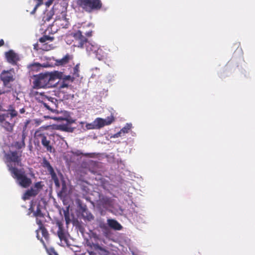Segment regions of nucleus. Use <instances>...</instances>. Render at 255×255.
<instances>
[{"mask_svg":"<svg viewBox=\"0 0 255 255\" xmlns=\"http://www.w3.org/2000/svg\"><path fill=\"white\" fill-rule=\"evenodd\" d=\"M87 26L88 27H90V25H88Z\"/></svg>","mask_w":255,"mask_h":255,"instance_id":"nucleus-53","label":"nucleus"},{"mask_svg":"<svg viewBox=\"0 0 255 255\" xmlns=\"http://www.w3.org/2000/svg\"><path fill=\"white\" fill-rule=\"evenodd\" d=\"M36 122L39 125L40 123V121H38L37 120L36 121Z\"/></svg>","mask_w":255,"mask_h":255,"instance_id":"nucleus-52","label":"nucleus"},{"mask_svg":"<svg viewBox=\"0 0 255 255\" xmlns=\"http://www.w3.org/2000/svg\"><path fill=\"white\" fill-rule=\"evenodd\" d=\"M53 2V0H49L48 1H47L45 3L46 6H49Z\"/></svg>","mask_w":255,"mask_h":255,"instance_id":"nucleus-49","label":"nucleus"},{"mask_svg":"<svg viewBox=\"0 0 255 255\" xmlns=\"http://www.w3.org/2000/svg\"><path fill=\"white\" fill-rule=\"evenodd\" d=\"M100 228L102 229L103 234L105 236H108L110 234V230L108 224L105 223H101L99 225Z\"/></svg>","mask_w":255,"mask_h":255,"instance_id":"nucleus-25","label":"nucleus"},{"mask_svg":"<svg viewBox=\"0 0 255 255\" xmlns=\"http://www.w3.org/2000/svg\"><path fill=\"white\" fill-rule=\"evenodd\" d=\"M10 172L12 177L16 180L20 186L27 188L31 184V179L26 176L23 168L18 169L16 167L10 166Z\"/></svg>","mask_w":255,"mask_h":255,"instance_id":"nucleus-3","label":"nucleus"},{"mask_svg":"<svg viewBox=\"0 0 255 255\" xmlns=\"http://www.w3.org/2000/svg\"><path fill=\"white\" fill-rule=\"evenodd\" d=\"M33 215L35 217H44V215L41 211L39 205L37 206L36 211L33 213Z\"/></svg>","mask_w":255,"mask_h":255,"instance_id":"nucleus-32","label":"nucleus"},{"mask_svg":"<svg viewBox=\"0 0 255 255\" xmlns=\"http://www.w3.org/2000/svg\"><path fill=\"white\" fill-rule=\"evenodd\" d=\"M4 44V42L3 39H0V47L3 46Z\"/></svg>","mask_w":255,"mask_h":255,"instance_id":"nucleus-50","label":"nucleus"},{"mask_svg":"<svg viewBox=\"0 0 255 255\" xmlns=\"http://www.w3.org/2000/svg\"><path fill=\"white\" fill-rule=\"evenodd\" d=\"M68 87V85L67 84L65 83V82H64L62 84H61L59 86V88L61 89V88H63L65 87Z\"/></svg>","mask_w":255,"mask_h":255,"instance_id":"nucleus-47","label":"nucleus"},{"mask_svg":"<svg viewBox=\"0 0 255 255\" xmlns=\"http://www.w3.org/2000/svg\"><path fill=\"white\" fill-rule=\"evenodd\" d=\"M73 37V45L75 47H77L80 48H83L84 46L86 47L87 44L88 43V40L87 37L82 34V32L81 30H78L76 32L72 33Z\"/></svg>","mask_w":255,"mask_h":255,"instance_id":"nucleus-7","label":"nucleus"},{"mask_svg":"<svg viewBox=\"0 0 255 255\" xmlns=\"http://www.w3.org/2000/svg\"><path fill=\"white\" fill-rule=\"evenodd\" d=\"M38 231H40L41 232V234L42 235V236L45 238V239L46 240V241H48L49 240V233L47 231V230H46V229L44 227L42 228H41V229H38L37 230H36V232H37V235H36V237L37 238L40 240V241L42 243L43 245H44V246H45V243L43 241V240L42 239V238H40V237H39V235L38 234Z\"/></svg>","mask_w":255,"mask_h":255,"instance_id":"nucleus-15","label":"nucleus"},{"mask_svg":"<svg viewBox=\"0 0 255 255\" xmlns=\"http://www.w3.org/2000/svg\"><path fill=\"white\" fill-rule=\"evenodd\" d=\"M94 121L97 129H100L106 126L105 121L102 118H97Z\"/></svg>","mask_w":255,"mask_h":255,"instance_id":"nucleus-23","label":"nucleus"},{"mask_svg":"<svg viewBox=\"0 0 255 255\" xmlns=\"http://www.w3.org/2000/svg\"><path fill=\"white\" fill-rule=\"evenodd\" d=\"M0 78L5 85L14 80L12 73L10 71H3L0 74Z\"/></svg>","mask_w":255,"mask_h":255,"instance_id":"nucleus-11","label":"nucleus"},{"mask_svg":"<svg viewBox=\"0 0 255 255\" xmlns=\"http://www.w3.org/2000/svg\"><path fill=\"white\" fill-rule=\"evenodd\" d=\"M21 150H9L5 154V163L9 172L10 166L13 167L12 163L14 164V166H21Z\"/></svg>","mask_w":255,"mask_h":255,"instance_id":"nucleus-6","label":"nucleus"},{"mask_svg":"<svg viewBox=\"0 0 255 255\" xmlns=\"http://www.w3.org/2000/svg\"><path fill=\"white\" fill-rule=\"evenodd\" d=\"M25 112V109L24 108H22L20 110V113L21 114H23Z\"/></svg>","mask_w":255,"mask_h":255,"instance_id":"nucleus-51","label":"nucleus"},{"mask_svg":"<svg viewBox=\"0 0 255 255\" xmlns=\"http://www.w3.org/2000/svg\"><path fill=\"white\" fill-rule=\"evenodd\" d=\"M55 224L56 227L58 228L57 235L58 236L60 240L61 241H63L64 243L68 244V233L65 230L64 228L63 222L61 220H56Z\"/></svg>","mask_w":255,"mask_h":255,"instance_id":"nucleus-9","label":"nucleus"},{"mask_svg":"<svg viewBox=\"0 0 255 255\" xmlns=\"http://www.w3.org/2000/svg\"><path fill=\"white\" fill-rule=\"evenodd\" d=\"M62 77V72L55 71L51 73H40L34 76L33 81V88L35 89L48 88L54 86L56 78Z\"/></svg>","mask_w":255,"mask_h":255,"instance_id":"nucleus-1","label":"nucleus"},{"mask_svg":"<svg viewBox=\"0 0 255 255\" xmlns=\"http://www.w3.org/2000/svg\"><path fill=\"white\" fill-rule=\"evenodd\" d=\"M91 247L96 251H105L98 244L93 243L91 245Z\"/></svg>","mask_w":255,"mask_h":255,"instance_id":"nucleus-41","label":"nucleus"},{"mask_svg":"<svg viewBox=\"0 0 255 255\" xmlns=\"http://www.w3.org/2000/svg\"><path fill=\"white\" fill-rule=\"evenodd\" d=\"M99 47L98 45L94 42H90L88 41V43L87 44L86 46V49L88 52L90 54L96 52V49Z\"/></svg>","mask_w":255,"mask_h":255,"instance_id":"nucleus-18","label":"nucleus"},{"mask_svg":"<svg viewBox=\"0 0 255 255\" xmlns=\"http://www.w3.org/2000/svg\"><path fill=\"white\" fill-rule=\"evenodd\" d=\"M69 19L67 18L65 14H62L61 17L56 18L53 22V26L56 25L59 28H67L69 25Z\"/></svg>","mask_w":255,"mask_h":255,"instance_id":"nucleus-10","label":"nucleus"},{"mask_svg":"<svg viewBox=\"0 0 255 255\" xmlns=\"http://www.w3.org/2000/svg\"><path fill=\"white\" fill-rule=\"evenodd\" d=\"M122 133L120 130L119 132L115 134L114 137H119L121 136L122 135Z\"/></svg>","mask_w":255,"mask_h":255,"instance_id":"nucleus-48","label":"nucleus"},{"mask_svg":"<svg viewBox=\"0 0 255 255\" xmlns=\"http://www.w3.org/2000/svg\"><path fill=\"white\" fill-rule=\"evenodd\" d=\"M5 56L7 61L12 65L15 64L19 60L18 55L12 50L6 52Z\"/></svg>","mask_w":255,"mask_h":255,"instance_id":"nucleus-12","label":"nucleus"},{"mask_svg":"<svg viewBox=\"0 0 255 255\" xmlns=\"http://www.w3.org/2000/svg\"><path fill=\"white\" fill-rule=\"evenodd\" d=\"M76 4L87 13L99 11L103 6L101 0H77Z\"/></svg>","mask_w":255,"mask_h":255,"instance_id":"nucleus-5","label":"nucleus"},{"mask_svg":"<svg viewBox=\"0 0 255 255\" xmlns=\"http://www.w3.org/2000/svg\"><path fill=\"white\" fill-rule=\"evenodd\" d=\"M53 37H51L48 35H44L39 39V41L42 43H45L46 41L49 40L52 41L54 40Z\"/></svg>","mask_w":255,"mask_h":255,"instance_id":"nucleus-31","label":"nucleus"},{"mask_svg":"<svg viewBox=\"0 0 255 255\" xmlns=\"http://www.w3.org/2000/svg\"><path fill=\"white\" fill-rule=\"evenodd\" d=\"M25 138H24L23 136H21V141L14 142L13 143L12 146L15 147L17 149V150H19V149H21V148L25 147Z\"/></svg>","mask_w":255,"mask_h":255,"instance_id":"nucleus-22","label":"nucleus"},{"mask_svg":"<svg viewBox=\"0 0 255 255\" xmlns=\"http://www.w3.org/2000/svg\"><path fill=\"white\" fill-rule=\"evenodd\" d=\"M44 166L46 168H47L48 171L49 172V173L53 172L54 171V169L52 167V166L50 165L49 161H47L46 160H44L43 161Z\"/></svg>","mask_w":255,"mask_h":255,"instance_id":"nucleus-37","label":"nucleus"},{"mask_svg":"<svg viewBox=\"0 0 255 255\" xmlns=\"http://www.w3.org/2000/svg\"><path fill=\"white\" fill-rule=\"evenodd\" d=\"M108 226L115 230H121L122 229V225L116 220L109 219L107 220Z\"/></svg>","mask_w":255,"mask_h":255,"instance_id":"nucleus-16","label":"nucleus"},{"mask_svg":"<svg viewBox=\"0 0 255 255\" xmlns=\"http://www.w3.org/2000/svg\"><path fill=\"white\" fill-rule=\"evenodd\" d=\"M50 174L51 175L52 179L53 180L55 186L57 187H59L60 186L59 180V179H58L56 174L54 172V170L53 171V172H50Z\"/></svg>","mask_w":255,"mask_h":255,"instance_id":"nucleus-28","label":"nucleus"},{"mask_svg":"<svg viewBox=\"0 0 255 255\" xmlns=\"http://www.w3.org/2000/svg\"><path fill=\"white\" fill-rule=\"evenodd\" d=\"M41 97L37 98L38 102L40 107L45 108L49 112L58 113V101L54 97H49L44 95V93H40Z\"/></svg>","mask_w":255,"mask_h":255,"instance_id":"nucleus-4","label":"nucleus"},{"mask_svg":"<svg viewBox=\"0 0 255 255\" xmlns=\"http://www.w3.org/2000/svg\"><path fill=\"white\" fill-rule=\"evenodd\" d=\"M66 116H67V113L66 112H65L64 117L58 116V117H50L49 116H47V117L45 116V118H48V119H51L55 121H65V120H66Z\"/></svg>","mask_w":255,"mask_h":255,"instance_id":"nucleus-29","label":"nucleus"},{"mask_svg":"<svg viewBox=\"0 0 255 255\" xmlns=\"http://www.w3.org/2000/svg\"><path fill=\"white\" fill-rule=\"evenodd\" d=\"M36 222L37 224L39 226L38 229L44 227V225H43V224L42 223V221L41 220H39V219L37 218L36 220Z\"/></svg>","mask_w":255,"mask_h":255,"instance_id":"nucleus-44","label":"nucleus"},{"mask_svg":"<svg viewBox=\"0 0 255 255\" xmlns=\"http://www.w3.org/2000/svg\"><path fill=\"white\" fill-rule=\"evenodd\" d=\"M79 66L78 64H77L73 68L72 75L75 78L79 77Z\"/></svg>","mask_w":255,"mask_h":255,"instance_id":"nucleus-35","label":"nucleus"},{"mask_svg":"<svg viewBox=\"0 0 255 255\" xmlns=\"http://www.w3.org/2000/svg\"><path fill=\"white\" fill-rule=\"evenodd\" d=\"M86 128L87 129H97L94 123V121L92 123L87 124L86 125Z\"/></svg>","mask_w":255,"mask_h":255,"instance_id":"nucleus-43","label":"nucleus"},{"mask_svg":"<svg viewBox=\"0 0 255 255\" xmlns=\"http://www.w3.org/2000/svg\"><path fill=\"white\" fill-rule=\"evenodd\" d=\"M81 209L82 210V216L85 220L91 221L94 219V216L88 210L86 205L81 206Z\"/></svg>","mask_w":255,"mask_h":255,"instance_id":"nucleus-13","label":"nucleus"},{"mask_svg":"<svg viewBox=\"0 0 255 255\" xmlns=\"http://www.w3.org/2000/svg\"><path fill=\"white\" fill-rule=\"evenodd\" d=\"M94 54H95L96 57L99 60H102L106 57V53L100 47L97 48V49H96V52Z\"/></svg>","mask_w":255,"mask_h":255,"instance_id":"nucleus-19","label":"nucleus"},{"mask_svg":"<svg viewBox=\"0 0 255 255\" xmlns=\"http://www.w3.org/2000/svg\"><path fill=\"white\" fill-rule=\"evenodd\" d=\"M60 129L63 131L72 132L73 128L69 127L67 125H63L59 126Z\"/></svg>","mask_w":255,"mask_h":255,"instance_id":"nucleus-38","label":"nucleus"},{"mask_svg":"<svg viewBox=\"0 0 255 255\" xmlns=\"http://www.w3.org/2000/svg\"><path fill=\"white\" fill-rule=\"evenodd\" d=\"M59 79H63L64 81H70L71 82H73L74 80L75 79V77L72 75H64V74L62 73V77L59 78Z\"/></svg>","mask_w":255,"mask_h":255,"instance_id":"nucleus-40","label":"nucleus"},{"mask_svg":"<svg viewBox=\"0 0 255 255\" xmlns=\"http://www.w3.org/2000/svg\"><path fill=\"white\" fill-rule=\"evenodd\" d=\"M44 185L42 184V182H37L34 184V187H33L34 189L37 191L38 193L42 189Z\"/></svg>","mask_w":255,"mask_h":255,"instance_id":"nucleus-34","label":"nucleus"},{"mask_svg":"<svg viewBox=\"0 0 255 255\" xmlns=\"http://www.w3.org/2000/svg\"><path fill=\"white\" fill-rule=\"evenodd\" d=\"M34 49L36 50H38L39 49H42L43 50H49V48L47 47L48 46L47 45H45L44 47H40L39 46V44L37 43H35V44H34Z\"/></svg>","mask_w":255,"mask_h":255,"instance_id":"nucleus-42","label":"nucleus"},{"mask_svg":"<svg viewBox=\"0 0 255 255\" xmlns=\"http://www.w3.org/2000/svg\"><path fill=\"white\" fill-rule=\"evenodd\" d=\"M131 128V125L130 124H127L124 128H123L121 129V131L122 132V134H125L127 133H128L129 129Z\"/></svg>","mask_w":255,"mask_h":255,"instance_id":"nucleus-39","label":"nucleus"},{"mask_svg":"<svg viewBox=\"0 0 255 255\" xmlns=\"http://www.w3.org/2000/svg\"><path fill=\"white\" fill-rule=\"evenodd\" d=\"M42 67L41 64L38 62H34L27 65V68L31 71H37Z\"/></svg>","mask_w":255,"mask_h":255,"instance_id":"nucleus-24","label":"nucleus"},{"mask_svg":"<svg viewBox=\"0 0 255 255\" xmlns=\"http://www.w3.org/2000/svg\"><path fill=\"white\" fill-rule=\"evenodd\" d=\"M105 121V125H111L114 121L115 118L113 115H111L110 117H107L105 119H104Z\"/></svg>","mask_w":255,"mask_h":255,"instance_id":"nucleus-36","label":"nucleus"},{"mask_svg":"<svg viewBox=\"0 0 255 255\" xmlns=\"http://www.w3.org/2000/svg\"><path fill=\"white\" fill-rule=\"evenodd\" d=\"M72 153L73 155L76 156H80V155H83L85 157H90V158H94L96 156L97 154L96 153H83L81 150H76L74 151H72Z\"/></svg>","mask_w":255,"mask_h":255,"instance_id":"nucleus-20","label":"nucleus"},{"mask_svg":"<svg viewBox=\"0 0 255 255\" xmlns=\"http://www.w3.org/2000/svg\"><path fill=\"white\" fill-rule=\"evenodd\" d=\"M49 255H58L57 253L54 249H51L50 251Z\"/></svg>","mask_w":255,"mask_h":255,"instance_id":"nucleus-46","label":"nucleus"},{"mask_svg":"<svg viewBox=\"0 0 255 255\" xmlns=\"http://www.w3.org/2000/svg\"><path fill=\"white\" fill-rule=\"evenodd\" d=\"M54 14V11L53 8H51L50 10L46 9L42 17V20L46 22L47 21H49L52 18Z\"/></svg>","mask_w":255,"mask_h":255,"instance_id":"nucleus-17","label":"nucleus"},{"mask_svg":"<svg viewBox=\"0 0 255 255\" xmlns=\"http://www.w3.org/2000/svg\"><path fill=\"white\" fill-rule=\"evenodd\" d=\"M17 115V112L13 109H9L5 113L0 114V122L1 123V126L6 131L12 132L15 123L14 118Z\"/></svg>","mask_w":255,"mask_h":255,"instance_id":"nucleus-2","label":"nucleus"},{"mask_svg":"<svg viewBox=\"0 0 255 255\" xmlns=\"http://www.w3.org/2000/svg\"><path fill=\"white\" fill-rule=\"evenodd\" d=\"M73 59V56L69 54H67L62 58L56 59L55 62L58 66H64L68 64L69 61Z\"/></svg>","mask_w":255,"mask_h":255,"instance_id":"nucleus-14","label":"nucleus"},{"mask_svg":"<svg viewBox=\"0 0 255 255\" xmlns=\"http://www.w3.org/2000/svg\"><path fill=\"white\" fill-rule=\"evenodd\" d=\"M100 201L104 205H110L112 202L110 198L104 196L100 197Z\"/></svg>","mask_w":255,"mask_h":255,"instance_id":"nucleus-26","label":"nucleus"},{"mask_svg":"<svg viewBox=\"0 0 255 255\" xmlns=\"http://www.w3.org/2000/svg\"><path fill=\"white\" fill-rule=\"evenodd\" d=\"M47 134L42 132L40 129L37 130L35 132V136L37 139H41V144L43 147L46 149L47 151L52 152L54 149L51 144L50 140L47 138Z\"/></svg>","mask_w":255,"mask_h":255,"instance_id":"nucleus-8","label":"nucleus"},{"mask_svg":"<svg viewBox=\"0 0 255 255\" xmlns=\"http://www.w3.org/2000/svg\"><path fill=\"white\" fill-rule=\"evenodd\" d=\"M81 32H82V34H85L86 35V37H87V38L92 36L93 30L92 29L86 30L85 29V28L83 27L82 30H81Z\"/></svg>","mask_w":255,"mask_h":255,"instance_id":"nucleus-33","label":"nucleus"},{"mask_svg":"<svg viewBox=\"0 0 255 255\" xmlns=\"http://www.w3.org/2000/svg\"><path fill=\"white\" fill-rule=\"evenodd\" d=\"M30 123V121L29 120H26L24 123V126L22 128V134L21 136H23L24 138H26V136L27 134V126Z\"/></svg>","mask_w":255,"mask_h":255,"instance_id":"nucleus-27","label":"nucleus"},{"mask_svg":"<svg viewBox=\"0 0 255 255\" xmlns=\"http://www.w3.org/2000/svg\"><path fill=\"white\" fill-rule=\"evenodd\" d=\"M39 193L33 188H31L27 190L24 193V196L25 199H29L31 197L36 196Z\"/></svg>","mask_w":255,"mask_h":255,"instance_id":"nucleus-21","label":"nucleus"},{"mask_svg":"<svg viewBox=\"0 0 255 255\" xmlns=\"http://www.w3.org/2000/svg\"><path fill=\"white\" fill-rule=\"evenodd\" d=\"M65 121H66L67 123L69 124H73V123H75V120L68 118V115L66 116V120H65Z\"/></svg>","mask_w":255,"mask_h":255,"instance_id":"nucleus-45","label":"nucleus"},{"mask_svg":"<svg viewBox=\"0 0 255 255\" xmlns=\"http://www.w3.org/2000/svg\"><path fill=\"white\" fill-rule=\"evenodd\" d=\"M64 215L66 224H69L71 221V219L70 218V214L68 207L67 208L66 210H64Z\"/></svg>","mask_w":255,"mask_h":255,"instance_id":"nucleus-30","label":"nucleus"}]
</instances>
